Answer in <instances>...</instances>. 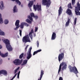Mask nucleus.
Here are the masks:
<instances>
[{"label": "nucleus", "instance_id": "1", "mask_svg": "<svg viewBox=\"0 0 80 80\" xmlns=\"http://www.w3.org/2000/svg\"><path fill=\"white\" fill-rule=\"evenodd\" d=\"M3 42L5 43L6 44V47L7 48L8 50V51H12L13 48H12L10 43V41L7 39L4 40Z\"/></svg>", "mask_w": 80, "mask_h": 80}, {"label": "nucleus", "instance_id": "2", "mask_svg": "<svg viewBox=\"0 0 80 80\" xmlns=\"http://www.w3.org/2000/svg\"><path fill=\"white\" fill-rule=\"evenodd\" d=\"M33 17L35 18V14L33 13L32 12L30 14V16L29 15L28 16V18L29 20L27 19L26 20V22L29 24H32V22H33Z\"/></svg>", "mask_w": 80, "mask_h": 80}, {"label": "nucleus", "instance_id": "3", "mask_svg": "<svg viewBox=\"0 0 80 80\" xmlns=\"http://www.w3.org/2000/svg\"><path fill=\"white\" fill-rule=\"evenodd\" d=\"M62 66H63L62 68V71H64V70H66L67 68V65L66 62H62L60 64L59 66V69L58 71V73H59L61 71Z\"/></svg>", "mask_w": 80, "mask_h": 80}, {"label": "nucleus", "instance_id": "4", "mask_svg": "<svg viewBox=\"0 0 80 80\" xmlns=\"http://www.w3.org/2000/svg\"><path fill=\"white\" fill-rule=\"evenodd\" d=\"M68 68L69 69L70 72H73L76 75L77 74V73H78V70H77V68H76L75 66L72 67L71 65H69L68 66Z\"/></svg>", "mask_w": 80, "mask_h": 80}, {"label": "nucleus", "instance_id": "5", "mask_svg": "<svg viewBox=\"0 0 80 80\" xmlns=\"http://www.w3.org/2000/svg\"><path fill=\"white\" fill-rule=\"evenodd\" d=\"M42 5H46L47 7H49L51 5V1L50 0H42Z\"/></svg>", "mask_w": 80, "mask_h": 80}, {"label": "nucleus", "instance_id": "6", "mask_svg": "<svg viewBox=\"0 0 80 80\" xmlns=\"http://www.w3.org/2000/svg\"><path fill=\"white\" fill-rule=\"evenodd\" d=\"M22 41L23 43H26L27 42H31V41L28 35L25 36L23 37Z\"/></svg>", "mask_w": 80, "mask_h": 80}, {"label": "nucleus", "instance_id": "7", "mask_svg": "<svg viewBox=\"0 0 80 80\" xmlns=\"http://www.w3.org/2000/svg\"><path fill=\"white\" fill-rule=\"evenodd\" d=\"M79 11H80V4L78 2L77 3V6L75 8V12L76 15L80 16V12Z\"/></svg>", "mask_w": 80, "mask_h": 80}, {"label": "nucleus", "instance_id": "8", "mask_svg": "<svg viewBox=\"0 0 80 80\" xmlns=\"http://www.w3.org/2000/svg\"><path fill=\"white\" fill-rule=\"evenodd\" d=\"M22 62L23 59L21 60L19 59H16L13 62L15 65H20Z\"/></svg>", "mask_w": 80, "mask_h": 80}, {"label": "nucleus", "instance_id": "9", "mask_svg": "<svg viewBox=\"0 0 80 80\" xmlns=\"http://www.w3.org/2000/svg\"><path fill=\"white\" fill-rule=\"evenodd\" d=\"M32 48L31 47L28 50V51L27 53V56L26 57L27 59L28 60H29L30 58L32 57V53H31V51L32 50Z\"/></svg>", "mask_w": 80, "mask_h": 80}, {"label": "nucleus", "instance_id": "10", "mask_svg": "<svg viewBox=\"0 0 80 80\" xmlns=\"http://www.w3.org/2000/svg\"><path fill=\"white\" fill-rule=\"evenodd\" d=\"M33 8L35 9V11H37V9H38V11H41L42 9H41V5H33Z\"/></svg>", "mask_w": 80, "mask_h": 80}, {"label": "nucleus", "instance_id": "11", "mask_svg": "<svg viewBox=\"0 0 80 80\" xmlns=\"http://www.w3.org/2000/svg\"><path fill=\"white\" fill-rule=\"evenodd\" d=\"M20 23V21L19 20H17L16 21L15 25L16 26V27L15 28H14V30H16L19 27H20L19 26V23Z\"/></svg>", "mask_w": 80, "mask_h": 80}, {"label": "nucleus", "instance_id": "12", "mask_svg": "<svg viewBox=\"0 0 80 80\" xmlns=\"http://www.w3.org/2000/svg\"><path fill=\"white\" fill-rule=\"evenodd\" d=\"M64 57V53L63 52L61 53V54H60L59 55L58 57V59L59 60V62H60L61 60L63 58V57Z\"/></svg>", "mask_w": 80, "mask_h": 80}, {"label": "nucleus", "instance_id": "13", "mask_svg": "<svg viewBox=\"0 0 80 80\" xmlns=\"http://www.w3.org/2000/svg\"><path fill=\"white\" fill-rule=\"evenodd\" d=\"M33 29H32L31 32L29 33V35L31 40H32V38H33V35H32V33H33Z\"/></svg>", "mask_w": 80, "mask_h": 80}, {"label": "nucleus", "instance_id": "14", "mask_svg": "<svg viewBox=\"0 0 80 80\" xmlns=\"http://www.w3.org/2000/svg\"><path fill=\"white\" fill-rule=\"evenodd\" d=\"M56 37H57V36L56 35V33L53 32L52 33V35L51 40H55V38H56Z\"/></svg>", "mask_w": 80, "mask_h": 80}, {"label": "nucleus", "instance_id": "15", "mask_svg": "<svg viewBox=\"0 0 80 80\" xmlns=\"http://www.w3.org/2000/svg\"><path fill=\"white\" fill-rule=\"evenodd\" d=\"M66 13L68 14V15H72V11H71V10H70L69 8H68L67 10L66 11Z\"/></svg>", "mask_w": 80, "mask_h": 80}, {"label": "nucleus", "instance_id": "16", "mask_svg": "<svg viewBox=\"0 0 80 80\" xmlns=\"http://www.w3.org/2000/svg\"><path fill=\"white\" fill-rule=\"evenodd\" d=\"M8 52H6L4 54H2V53H1V52H0V55H1L2 57H7V56H8Z\"/></svg>", "mask_w": 80, "mask_h": 80}, {"label": "nucleus", "instance_id": "17", "mask_svg": "<svg viewBox=\"0 0 80 80\" xmlns=\"http://www.w3.org/2000/svg\"><path fill=\"white\" fill-rule=\"evenodd\" d=\"M62 11H63V9L62 8V6H60L59 7V9L58 10L59 16L62 14Z\"/></svg>", "mask_w": 80, "mask_h": 80}, {"label": "nucleus", "instance_id": "18", "mask_svg": "<svg viewBox=\"0 0 80 80\" xmlns=\"http://www.w3.org/2000/svg\"><path fill=\"white\" fill-rule=\"evenodd\" d=\"M44 74V72L43 70H41V74L40 75V78L39 79H38V80H41L42 77H43V75Z\"/></svg>", "mask_w": 80, "mask_h": 80}, {"label": "nucleus", "instance_id": "19", "mask_svg": "<svg viewBox=\"0 0 80 80\" xmlns=\"http://www.w3.org/2000/svg\"><path fill=\"white\" fill-rule=\"evenodd\" d=\"M1 74L4 75H7V72L5 70H2L1 71Z\"/></svg>", "mask_w": 80, "mask_h": 80}, {"label": "nucleus", "instance_id": "20", "mask_svg": "<svg viewBox=\"0 0 80 80\" xmlns=\"http://www.w3.org/2000/svg\"><path fill=\"white\" fill-rule=\"evenodd\" d=\"M13 12L14 13H15L18 12V9L17 7V5H15L13 8Z\"/></svg>", "mask_w": 80, "mask_h": 80}, {"label": "nucleus", "instance_id": "21", "mask_svg": "<svg viewBox=\"0 0 80 80\" xmlns=\"http://www.w3.org/2000/svg\"><path fill=\"white\" fill-rule=\"evenodd\" d=\"M12 1H13V2H15H15H16V3L18 4V5H21V2L19 1V0H10Z\"/></svg>", "mask_w": 80, "mask_h": 80}, {"label": "nucleus", "instance_id": "22", "mask_svg": "<svg viewBox=\"0 0 80 80\" xmlns=\"http://www.w3.org/2000/svg\"><path fill=\"white\" fill-rule=\"evenodd\" d=\"M70 19L69 18H68L67 21L66 22V24L65 25V27H68V26L69 25V24L70 23Z\"/></svg>", "mask_w": 80, "mask_h": 80}, {"label": "nucleus", "instance_id": "23", "mask_svg": "<svg viewBox=\"0 0 80 80\" xmlns=\"http://www.w3.org/2000/svg\"><path fill=\"white\" fill-rule=\"evenodd\" d=\"M33 1H29L28 4V6L29 7H31L33 5Z\"/></svg>", "mask_w": 80, "mask_h": 80}, {"label": "nucleus", "instance_id": "24", "mask_svg": "<svg viewBox=\"0 0 80 80\" xmlns=\"http://www.w3.org/2000/svg\"><path fill=\"white\" fill-rule=\"evenodd\" d=\"M28 61L26 59L23 61V63L22 64V66H23V65H26L27 63V62Z\"/></svg>", "mask_w": 80, "mask_h": 80}, {"label": "nucleus", "instance_id": "25", "mask_svg": "<svg viewBox=\"0 0 80 80\" xmlns=\"http://www.w3.org/2000/svg\"><path fill=\"white\" fill-rule=\"evenodd\" d=\"M68 7L69 8H70L71 9H72L73 7H72V3H70L68 5Z\"/></svg>", "mask_w": 80, "mask_h": 80}, {"label": "nucleus", "instance_id": "26", "mask_svg": "<svg viewBox=\"0 0 80 80\" xmlns=\"http://www.w3.org/2000/svg\"><path fill=\"white\" fill-rule=\"evenodd\" d=\"M0 23H3V19L2 18V14L0 13Z\"/></svg>", "mask_w": 80, "mask_h": 80}, {"label": "nucleus", "instance_id": "27", "mask_svg": "<svg viewBox=\"0 0 80 80\" xmlns=\"http://www.w3.org/2000/svg\"><path fill=\"white\" fill-rule=\"evenodd\" d=\"M5 35V32L0 29V35Z\"/></svg>", "mask_w": 80, "mask_h": 80}, {"label": "nucleus", "instance_id": "28", "mask_svg": "<svg viewBox=\"0 0 80 80\" xmlns=\"http://www.w3.org/2000/svg\"><path fill=\"white\" fill-rule=\"evenodd\" d=\"M24 22H22L20 25V27L21 28L23 29V28L24 27Z\"/></svg>", "mask_w": 80, "mask_h": 80}, {"label": "nucleus", "instance_id": "29", "mask_svg": "<svg viewBox=\"0 0 80 80\" xmlns=\"http://www.w3.org/2000/svg\"><path fill=\"white\" fill-rule=\"evenodd\" d=\"M8 20L7 19L5 20L4 21V24H5L6 25V24H8Z\"/></svg>", "mask_w": 80, "mask_h": 80}, {"label": "nucleus", "instance_id": "30", "mask_svg": "<svg viewBox=\"0 0 80 80\" xmlns=\"http://www.w3.org/2000/svg\"><path fill=\"white\" fill-rule=\"evenodd\" d=\"M23 53H22L20 56L19 57V59H22V58H23Z\"/></svg>", "mask_w": 80, "mask_h": 80}, {"label": "nucleus", "instance_id": "31", "mask_svg": "<svg viewBox=\"0 0 80 80\" xmlns=\"http://www.w3.org/2000/svg\"><path fill=\"white\" fill-rule=\"evenodd\" d=\"M19 69H20V67H18L16 70H15L14 72V74H15V73H17V72L18 70H19Z\"/></svg>", "mask_w": 80, "mask_h": 80}, {"label": "nucleus", "instance_id": "32", "mask_svg": "<svg viewBox=\"0 0 80 80\" xmlns=\"http://www.w3.org/2000/svg\"><path fill=\"white\" fill-rule=\"evenodd\" d=\"M75 0H72V5H75Z\"/></svg>", "mask_w": 80, "mask_h": 80}, {"label": "nucleus", "instance_id": "33", "mask_svg": "<svg viewBox=\"0 0 80 80\" xmlns=\"http://www.w3.org/2000/svg\"><path fill=\"white\" fill-rule=\"evenodd\" d=\"M0 4L2 6V7L3 8V7H4V6L3 5V1H1L0 2Z\"/></svg>", "mask_w": 80, "mask_h": 80}, {"label": "nucleus", "instance_id": "34", "mask_svg": "<svg viewBox=\"0 0 80 80\" xmlns=\"http://www.w3.org/2000/svg\"><path fill=\"white\" fill-rule=\"evenodd\" d=\"M28 45H27L26 47L25 48V52H27V48H28Z\"/></svg>", "mask_w": 80, "mask_h": 80}, {"label": "nucleus", "instance_id": "35", "mask_svg": "<svg viewBox=\"0 0 80 80\" xmlns=\"http://www.w3.org/2000/svg\"><path fill=\"white\" fill-rule=\"evenodd\" d=\"M77 18H75L74 21V25H76V23H77Z\"/></svg>", "mask_w": 80, "mask_h": 80}, {"label": "nucleus", "instance_id": "36", "mask_svg": "<svg viewBox=\"0 0 80 80\" xmlns=\"http://www.w3.org/2000/svg\"><path fill=\"white\" fill-rule=\"evenodd\" d=\"M24 25L26 26V27H28L29 26V24L26 22H24Z\"/></svg>", "mask_w": 80, "mask_h": 80}, {"label": "nucleus", "instance_id": "37", "mask_svg": "<svg viewBox=\"0 0 80 80\" xmlns=\"http://www.w3.org/2000/svg\"><path fill=\"white\" fill-rule=\"evenodd\" d=\"M38 53V52H37V51H35L33 53V55H35L36 54H37Z\"/></svg>", "mask_w": 80, "mask_h": 80}, {"label": "nucleus", "instance_id": "38", "mask_svg": "<svg viewBox=\"0 0 80 80\" xmlns=\"http://www.w3.org/2000/svg\"><path fill=\"white\" fill-rule=\"evenodd\" d=\"M37 48H38L39 47V42H38V41L37 42Z\"/></svg>", "mask_w": 80, "mask_h": 80}, {"label": "nucleus", "instance_id": "39", "mask_svg": "<svg viewBox=\"0 0 80 80\" xmlns=\"http://www.w3.org/2000/svg\"><path fill=\"white\" fill-rule=\"evenodd\" d=\"M19 32H20L19 34H20V36H21V37H22V30H20Z\"/></svg>", "mask_w": 80, "mask_h": 80}, {"label": "nucleus", "instance_id": "40", "mask_svg": "<svg viewBox=\"0 0 80 80\" xmlns=\"http://www.w3.org/2000/svg\"><path fill=\"white\" fill-rule=\"evenodd\" d=\"M37 30H38V28H37V27H36L35 28V32H37Z\"/></svg>", "mask_w": 80, "mask_h": 80}, {"label": "nucleus", "instance_id": "41", "mask_svg": "<svg viewBox=\"0 0 80 80\" xmlns=\"http://www.w3.org/2000/svg\"><path fill=\"white\" fill-rule=\"evenodd\" d=\"M36 51L38 53V52H40L42 51V49H39Z\"/></svg>", "mask_w": 80, "mask_h": 80}, {"label": "nucleus", "instance_id": "42", "mask_svg": "<svg viewBox=\"0 0 80 80\" xmlns=\"http://www.w3.org/2000/svg\"><path fill=\"white\" fill-rule=\"evenodd\" d=\"M59 80H63V78L62 77H60L59 79Z\"/></svg>", "mask_w": 80, "mask_h": 80}, {"label": "nucleus", "instance_id": "43", "mask_svg": "<svg viewBox=\"0 0 80 80\" xmlns=\"http://www.w3.org/2000/svg\"><path fill=\"white\" fill-rule=\"evenodd\" d=\"M35 17L36 20H37V19H38V16H35Z\"/></svg>", "mask_w": 80, "mask_h": 80}, {"label": "nucleus", "instance_id": "44", "mask_svg": "<svg viewBox=\"0 0 80 80\" xmlns=\"http://www.w3.org/2000/svg\"><path fill=\"white\" fill-rule=\"evenodd\" d=\"M0 9H1V10H2V6L0 5Z\"/></svg>", "mask_w": 80, "mask_h": 80}, {"label": "nucleus", "instance_id": "45", "mask_svg": "<svg viewBox=\"0 0 80 80\" xmlns=\"http://www.w3.org/2000/svg\"><path fill=\"white\" fill-rule=\"evenodd\" d=\"M1 48H2V46L0 45V49H1Z\"/></svg>", "mask_w": 80, "mask_h": 80}, {"label": "nucleus", "instance_id": "46", "mask_svg": "<svg viewBox=\"0 0 80 80\" xmlns=\"http://www.w3.org/2000/svg\"><path fill=\"white\" fill-rule=\"evenodd\" d=\"M2 59H1L0 60V63H2Z\"/></svg>", "mask_w": 80, "mask_h": 80}, {"label": "nucleus", "instance_id": "47", "mask_svg": "<svg viewBox=\"0 0 80 80\" xmlns=\"http://www.w3.org/2000/svg\"><path fill=\"white\" fill-rule=\"evenodd\" d=\"M20 71H19V72H18V74L20 75Z\"/></svg>", "mask_w": 80, "mask_h": 80}, {"label": "nucleus", "instance_id": "48", "mask_svg": "<svg viewBox=\"0 0 80 80\" xmlns=\"http://www.w3.org/2000/svg\"><path fill=\"white\" fill-rule=\"evenodd\" d=\"M59 52H62V49H60V50H59Z\"/></svg>", "mask_w": 80, "mask_h": 80}, {"label": "nucleus", "instance_id": "49", "mask_svg": "<svg viewBox=\"0 0 80 80\" xmlns=\"http://www.w3.org/2000/svg\"><path fill=\"white\" fill-rule=\"evenodd\" d=\"M2 74V73L1 72V71H0V75H1Z\"/></svg>", "mask_w": 80, "mask_h": 80}, {"label": "nucleus", "instance_id": "50", "mask_svg": "<svg viewBox=\"0 0 80 80\" xmlns=\"http://www.w3.org/2000/svg\"><path fill=\"white\" fill-rule=\"evenodd\" d=\"M17 78H19V76H18Z\"/></svg>", "mask_w": 80, "mask_h": 80}, {"label": "nucleus", "instance_id": "51", "mask_svg": "<svg viewBox=\"0 0 80 80\" xmlns=\"http://www.w3.org/2000/svg\"><path fill=\"white\" fill-rule=\"evenodd\" d=\"M19 75H20V74H18V76H19Z\"/></svg>", "mask_w": 80, "mask_h": 80}, {"label": "nucleus", "instance_id": "52", "mask_svg": "<svg viewBox=\"0 0 80 80\" xmlns=\"http://www.w3.org/2000/svg\"><path fill=\"white\" fill-rule=\"evenodd\" d=\"M34 2H35V1H36V0H34Z\"/></svg>", "mask_w": 80, "mask_h": 80}, {"label": "nucleus", "instance_id": "53", "mask_svg": "<svg viewBox=\"0 0 80 80\" xmlns=\"http://www.w3.org/2000/svg\"><path fill=\"white\" fill-rule=\"evenodd\" d=\"M8 60H10V58H8Z\"/></svg>", "mask_w": 80, "mask_h": 80}, {"label": "nucleus", "instance_id": "54", "mask_svg": "<svg viewBox=\"0 0 80 80\" xmlns=\"http://www.w3.org/2000/svg\"><path fill=\"white\" fill-rule=\"evenodd\" d=\"M35 34H34V36L35 37Z\"/></svg>", "mask_w": 80, "mask_h": 80}, {"label": "nucleus", "instance_id": "55", "mask_svg": "<svg viewBox=\"0 0 80 80\" xmlns=\"http://www.w3.org/2000/svg\"><path fill=\"white\" fill-rule=\"evenodd\" d=\"M27 0V1H30V0Z\"/></svg>", "mask_w": 80, "mask_h": 80}, {"label": "nucleus", "instance_id": "56", "mask_svg": "<svg viewBox=\"0 0 80 80\" xmlns=\"http://www.w3.org/2000/svg\"><path fill=\"white\" fill-rule=\"evenodd\" d=\"M1 41V39H0V42Z\"/></svg>", "mask_w": 80, "mask_h": 80}]
</instances>
